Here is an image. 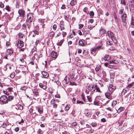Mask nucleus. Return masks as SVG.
I'll return each instance as SVG.
<instances>
[{
	"instance_id": "4c0bfd02",
	"label": "nucleus",
	"mask_w": 134,
	"mask_h": 134,
	"mask_svg": "<svg viewBox=\"0 0 134 134\" xmlns=\"http://www.w3.org/2000/svg\"><path fill=\"white\" fill-rule=\"evenodd\" d=\"M120 3L124 5H126V2H125V0H121Z\"/></svg>"
},
{
	"instance_id": "9d476101",
	"label": "nucleus",
	"mask_w": 134,
	"mask_h": 134,
	"mask_svg": "<svg viewBox=\"0 0 134 134\" xmlns=\"http://www.w3.org/2000/svg\"><path fill=\"white\" fill-rule=\"evenodd\" d=\"M42 74L43 78H47L49 76L48 73L45 71H42Z\"/></svg>"
},
{
	"instance_id": "7c9ffc66",
	"label": "nucleus",
	"mask_w": 134,
	"mask_h": 134,
	"mask_svg": "<svg viewBox=\"0 0 134 134\" xmlns=\"http://www.w3.org/2000/svg\"><path fill=\"white\" fill-rule=\"evenodd\" d=\"M124 11V9H121L119 10V14L121 15L123 13V12Z\"/></svg>"
},
{
	"instance_id": "f3484780",
	"label": "nucleus",
	"mask_w": 134,
	"mask_h": 134,
	"mask_svg": "<svg viewBox=\"0 0 134 134\" xmlns=\"http://www.w3.org/2000/svg\"><path fill=\"white\" fill-rule=\"evenodd\" d=\"M44 25V24H39L38 25V28L40 29H42V30H43V28Z\"/></svg>"
},
{
	"instance_id": "c9c22d12",
	"label": "nucleus",
	"mask_w": 134,
	"mask_h": 134,
	"mask_svg": "<svg viewBox=\"0 0 134 134\" xmlns=\"http://www.w3.org/2000/svg\"><path fill=\"white\" fill-rule=\"evenodd\" d=\"M34 95L36 96H37L39 95L38 92L35 91H33Z\"/></svg>"
},
{
	"instance_id": "423d86ee",
	"label": "nucleus",
	"mask_w": 134,
	"mask_h": 134,
	"mask_svg": "<svg viewBox=\"0 0 134 134\" xmlns=\"http://www.w3.org/2000/svg\"><path fill=\"white\" fill-rule=\"evenodd\" d=\"M93 131V130L92 129L91 127L88 126V127L86 129L85 132L87 133H92Z\"/></svg>"
},
{
	"instance_id": "e433bc0d",
	"label": "nucleus",
	"mask_w": 134,
	"mask_h": 134,
	"mask_svg": "<svg viewBox=\"0 0 134 134\" xmlns=\"http://www.w3.org/2000/svg\"><path fill=\"white\" fill-rule=\"evenodd\" d=\"M18 108L19 109H20V110H22L23 109V106L20 104L18 105Z\"/></svg>"
},
{
	"instance_id": "2eb2a0df",
	"label": "nucleus",
	"mask_w": 134,
	"mask_h": 134,
	"mask_svg": "<svg viewBox=\"0 0 134 134\" xmlns=\"http://www.w3.org/2000/svg\"><path fill=\"white\" fill-rule=\"evenodd\" d=\"M111 58V57L110 56L107 55L105 56L104 58V59L106 61L109 60Z\"/></svg>"
},
{
	"instance_id": "a211bd4d",
	"label": "nucleus",
	"mask_w": 134,
	"mask_h": 134,
	"mask_svg": "<svg viewBox=\"0 0 134 134\" xmlns=\"http://www.w3.org/2000/svg\"><path fill=\"white\" fill-rule=\"evenodd\" d=\"M36 109L40 114H41L42 113L43 111V109L42 108L38 107Z\"/></svg>"
},
{
	"instance_id": "6ab92c4d",
	"label": "nucleus",
	"mask_w": 134,
	"mask_h": 134,
	"mask_svg": "<svg viewBox=\"0 0 134 134\" xmlns=\"http://www.w3.org/2000/svg\"><path fill=\"white\" fill-rule=\"evenodd\" d=\"M79 46H83L84 45V43L82 40H80L79 41Z\"/></svg>"
},
{
	"instance_id": "5fc2aeb1",
	"label": "nucleus",
	"mask_w": 134,
	"mask_h": 134,
	"mask_svg": "<svg viewBox=\"0 0 134 134\" xmlns=\"http://www.w3.org/2000/svg\"><path fill=\"white\" fill-rule=\"evenodd\" d=\"M76 125L77 124L75 122H73L72 124V126L73 127H75Z\"/></svg>"
},
{
	"instance_id": "f257e3e1",
	"label": "nucleus",
	"mask_w": 134,
	"mask_h": 134,
	"mask_svg": "<svg viewBox=\"0 0 134 134\" xmlns=\"http://www.w3.org/2000/svg\"><path fill=\"white\" fill-rule=\"evenodd\" d=\"M0 101L3 103H6L8 102V98L5 95L2 96L0 97Z\"/></svg>"
},
{
	"instance_id": "58836bf2",
	"label": "nucleus",
	"mask_w": 134,
	"mask_h": 134,
	"mask_svg": "<svg viewBox=\"0 0 134 134\" xmlns=\"http://www.w3.org/2000/svg\"><path fill=\"white\" fill-rule=\"evenodd\" d=\"M9 54L10 55L13 53V51L12 50L9 49L8 50Z\"/></svg>"
},
{
	"instance_id": "69168bd1",
	"label": "nucleus",
	"mask_w": 134,
	"mask_h": 134,
	"mask_svg": "<svg viewBox=\"0 0 134 134\" xmlns=\"http://www.w3.org/2000/svg\"><path fill=\"white\" fill-rule=\"evenodd\" d=\"M93 19H91L89 20V22L92 23L93 22Z\"/></svg>"
},
{
	"instance_id": "a878e982",
	"label": "nucleus",
	"mask_w": 134,
	"mask_h": 134,
	"mask_svg": "<svg viewBox=\"0 0 134 134\" xmlns=\"http://www.w3.org/2000/svg\"><path fill=\"white\" fill-rule=\"evenodd\" d=\"M133 84H134V82H133L132 83L129 84V85H128L127 86L126 88L127 89H129L133 85Z\"/></svg>"
},
{
	"instance_id": "f03ea898",
	"label": "nucleus",
	"mask_w": 134,
	"mask_h": 134,
	"mask_svg": "<svg viewBox=\"0 0 134 134\" xmlns=\"http://www.w3.org/2000/svg\"><path fill=\"white\" fill-rule=\"evenodd\" d=\"M96 87V85H93L89 86H88V91L92 92H94L95 91V87Z\"/></svg>"
},
{
	"instance_id": "4be33fe9",
	"label": "nucleus",
	"mask_w": 134,
	"mask_h": 134,
	"mask_svg": "<svg viewBox=\"0 0 134 134\" xmlns=\"http://www.w3.org/2000/svg\"><path fill=\"white\" fill-rule=\"evenodd\" d=\"M105 31L102 28H101L99 30V32L100 34H105Z\"/></svg>"
},
{
	"instance_id": "4468645a",
	"label": "nucleus",
	"mask_w": 134,
	"mask_h": 134,
	"mask_svg": "<svg viewBox=\"0 0 134 134\" xmlns=\"http://www.w3.org/2000/svg\"><path fill=\"white\" fill-rule=\"evenodd\" d=\"M39 86L41 88H42L44 90H46L47 88L46 86L41 83H40L39 84Z\"/></svg>"
},
{
	"instance_id": "0eeeda50",
	"label": "nucleus",
	"mask_w": 134,
	"mask_h": 134,
	"mask_svg": "<svg viewBox=\"0 0 134 134\" xmlns=\"http://www.w3.org/2000/svg\"><path fill=\"white\" fill-rule=\"evenodd\" d=\"M51 57L53 58H56L57 57V53L54 51H53L50 54Z\"/></svg>"
},
{
	"instance_id": "ea45409f",
	"label": "nucleus",
	"mask_w": 134,
	"mask_h": 134,
	"mask_svg": "<svg viewBox=\"0 0 134 134\" xmlns=\"http://www.w3.org/2000/svg\"><path fill=\"white\" fill-rule=\"evenodd\" d=\"M116 104L117 102L116 101H114L111 103V105L112 106H113L114 105H115Z\"/></svg>"
},
{
	"instance_id": "680f3d73",
	"label": "nucleus",
	"mask_w": 134,
	"mask_h": 134,
	"mask_svg": "<svg viewBox=\"0 0 134 134\" xmlns=\"http://www.w3.org/2000/svg\"><path fill=\"white\" fill-rule=\"evenodd\" d=\"M73 37V35L72 34H71V35L69 36L68 37L69 38H72Z\"/></svg>"
},
{
	"instance_id": "c03bdc74",
	"label": "nucleus",
	"mask_w": 134,
	"mask_h": 134,
	"mask_svg": "<svg viewBox=\"0 0 134 134\" xmlns=\"http://www.w3.org/2000/svg\"><path fill=\"white\" fill-rule=\"evenodd\" d=\"M4 5L2 2H0V7L2 8H4Z\"/></svg>"
},
{
	"instance_id": "8fccbe9b",
	"label": "nucleus",
	"mask_w": 134,
	"mask_h": 134,
	"mask_svg": "<svg viewBox=\"0 0 134 134\" xmlns=\"http://www.w3.org/2000/svg\"><path fill=\"white\" fill-rule=\"evenodd\" d=\"M89 33H90V32L88 29H86L85 31V34H89Z\"/></svg>"
},
{
	"instance_id": "338daca9",
	"label": "nucleus",
	"mask_w": 134,
	"mask_h": 134,
	"mask_svg": "<svg viewBox=\"0 0 134 134\" xmlns=\"http://www.w3.org/2000/svg\"><path fill=\"white\" fill-rule=\"evenodd\" d=\"M101 121L103 122H105L106 121V120L104 118H103L101 119Z\"/></svg>"
},
{
	"instance_id": "f704fd0d",
	"label": "nucleus",
	"mask_w": 134,
	"mask_h": 134,
	"mask_svg": "<svg viewBox=\"0 0 134 134\" xmlns=\"http://www.w3.org/2000/svg\"><path fill=\"white\" fill-rule=\"evenodd\" d=\"M124 109V108L123 107H120L118 111L119 112H118L119 113L123 111Z\"/></svg>"
},
{
	"instance_id": "3c124183",
	"label": "nucleus",
	"mask_w": 134,
	"mask_h": 134,
	"mask_svg": "<svg viewBox=\"0 0 134 134\" xmlns=\"http://www.w3.org/2000/svg\"><path fill=\"white\" fill-rule=\"evenodd\" d=\"M76 102H77V104H79L80 103H81L82 104H84V102H83L81 101H80L77 100Z\"/></svg>"
},
{
	"instance_id": "bb28decb",
	"label": "nucleus",
	"mask_w": 134,
	"mask_h": 134,
	"mask_svg": "<svg viewBox=\"0 0 134 134\" xmlns=\"http://www.w3.org/2000/svg\"><path fill=\"white\" fill-rule=\"evenodd\" d=\"M13 98L14 97L12 96H9L8 98V100H9V101L11 100H13Z\"/></svg>"
},
{
	"instance_id": "774afa93",
	"label": "nucleus",
	"mask_w": 134,
	"mask_h": 134,
	"mask_svg": "<svg viewBox=\"0 0 134 134\" xmlns=\"http://www.w3.org/2000/svg\"><path fill=\"white\" fill-rule=\"evenodd\" d=\"M88 29H89L90 30H91V29H92L93 28V26H88Z\"/></svg>"
},
{
	"instance_id": "473e14b6",
	"label": "nucleus",
	"mask_w": 134,
	"mask_h": 134,
	"mask_svg": "<svg viewBox=\"0 0 134 134\" xmlns=\"http://www.w3.org/2000/svg\"><path fill=\"white\" fill-rule=\"evenodd\" d=\"M27 88V87H26L25 86H24L21 87L20 89L21 90L25 91L26 90Z\"/></svg>"
},
{
	"instance_id": "dca6fc26",
	"label": "nucleus",
	"mask_w": 134,
	"mask_h": 134,
	"mask_svg": "<svg viewBox=\"0 0 134 134\" xmlns=\"http://www.w3.org/2000/svg\"><path fill=\"white\" fill-rule=\"evenodd\" d=\"M133 0H130V7H131L132 8H134V3H133Z\"/></svg>"
},
{
	"instance_id": "412c9836",
	"label": "nucleus",
	"mask_w": 134,
	"mask_h": 134,
	"mask_svg": "<svg viewBox=\"0 0 134 134\" xmlns=\"http://www.w3.org/2000/svg\"><path fill=\"white\" fill-rule=\"evenodd\" d=\"M109 64L113 63V64H117L118 63V62L116 60H111L109 61Z\"/></svg>"
},
{
	"instance_id": "09e8293b",
	"label": "nucleus",
	"mask_w": 134,
	"mask_h": 134,
	"mask_svg": "<svg viewBox=\"0 0 134 134\" xmlns=\"http://www.w3.org/2000/svg\"><path fill=\"white\" fill-rule=\"evenodd\" d=\"M87 98L88 100L90 102H91L92 101L91 99V97L89 96H87Z\"/></svg>"
},
{
	"instance_id": "1a4fd4ad",
	"label": "nucleus",
	"mask_w": 134,
	"mask_h": 134,
	"mask_svg": "<svg viewBox=\"0 0 134 134\" xmlns=\"http://www.w3.org/2000/svg\"><path fill=\"white\" fill-rule=\"evenodd\" d=\"M122 21L127 20V15L126 13L123 14L121 16Z\"/></svg>"
},
{
	"instance_id": "72a5a7b5",
	"label": "nucleus",
	"mask_w": 134,
	"mask_h": 134,
	"mask_svg": "<svg viewBox=\"0 0 134 134\" xmlns=\"http://www.w3.org/2000/svg\"><path fill=\"white\" fill-rule=\"evenodd\" d=\"M5 9H6L8 12H9L10 11V7L8 5L6 6L5 8Z\"/></svg>"
},
{
	"instance_id": "b1692460",
	"label": "nucleus",
	"mask_w": 134,
	"mask_h": 134,
	"mask_svg": "<svg viewBox=\"0 0 134 134\" xmlns=\"http://www.w3.org/2000/svg\"><path fill=\"white\" fill-rule=\"evenodd\" d=\"M76 3V2L74 0H72L70 2V4L71 5L73 6Z\"/></svg>"
},
{
	"instance_id": "9b49d317",
	"label": "nucleus",
	"mask_w": 134,
	"mask_h": 134,
	"mask_svg": "<svg viewBox=\"0 0 134 134\" xmlns=\"http://www.w3.org/2000/svg\"><path fill=\"white\" fill-rule=\"evenodd\" d=\"M108 36H111V38L113 41H114L115 43H117V41L115 39V37L114 36V34H108Z\"/></svg>"
},
{
	"instance_id": "2f4dec72",
	"label": "nucleus",
	"mask_w": 134,
	"mask_h": 134,
	"mask_svg": "<svg viewBox=\"0 0 134 134\" xmlns=\"http://www.w3.org/2000/svg\"><path fill=\"white\" fill-rule=\"evenodd\" d=\"M99 104V102L98 101H95L94 102V104L96 105H98Z\"/></svg>"
},
{
	"instance_id": "39448f33",
	"label": "nucleus",
	"mask_w": 134,
	"mask_h": 134,
	"mask_svg": "<svg viewBox=\"0 0 134 134\" xmlns=\"http://www.w3.org/2000/svg\"><path fill=\"white\" fill-rule=\"evenodd\" d=\"M18 13L20 16L21 17H24L25 14V12L24 10L21 9L18 11Z\"/></svg>"
},
{
	"instance_id": "bf43d9fd",
	"label": "nucleus",
	"mask_w": 134,
	"mask_h": 134,
	"mask_svg": "<svg viewBox=\"0 0 134 134\" xmlns=\"http://www.w3.org/2000/svg\"><path fill=\"white\" fill-rule=\"evenodd\" d=\"M42 130L40 129H39L37 131V133L38 134H41Z\"/></svg>"
},
{
	"instance_id": "0e129e2a",
	"label": "nucleus",
	"mask_w": 134,
	"mask_h": 134,
	"mask_svg": "<svg viewBox=\"0 0 134 134\" xmlns=\"http://www.w3.org/2000/svg\"><path fill=\"white\" fill-rule=\"evenodd\" d=\"M126 92V90H123L122 92V94H124Z\"/></svg>"
},
{
	"instance_id": "13d9d810",
	"label": "nucleus",
	"mask_w": 134,
	"mask_h": 134,
	"mask_svg": "<svg viewBox=\"0 0 134 134\" xmlns=\"http://www.w3.org/2000/svg\"><path fill=\"white\" fill-rule=\"evenodd\" d=\"M107 43L108 45H111L112 43V42H110L109 41H108L107 42Z\"/></svg>"
},
{
	"instance_id": "c756f323",
	"label": "nucleus",
	"mask_w": 134,
	"mask_h": 134,
	"mask_svg": "<svg viewBox=\"0 0 134 134\" xmlns=\"http://www.w3.org/2000/svg\"><path fill=\"white\" fill-rule=\"evenodd\" d=\"M122 22L123 25H124L125 27H126L127 25V20L122 21Z\"/></svg>"
},
{
	"instance_id": "603ef678",
	"label": "nucleus",
	"mask_w": 134,
	"mask_h": 134,
	"mask_svg": "<svg viewBox=\"0 0 134 134\" xmlns=\"http://www.w3.org/2000/svg\"><path fill=\"white\" fill-rule=\"evenodd\" d=\"M57 25H56L54 24L53 26V28L54 30H55L57 29Z\"/></svg>"
},
{
	"instance_id": "6e6552de",
	"label": "nucleus",
	"mask_w": 134,
	"mask_h": 134,
	"mask_svg": "<svg viewBox=\"0 0 134 134\" xmlns=\"http://www.w3.org/2000/svg\"><path fill=\"white\" fill-rule=\"evenodd\" d=\"M24 45L23 42L21 40H19L17 44L19 48H22Z\"/></svg>"
},
{
	"instance_id": "f8f14e48",
	"label": "nucleus",
	"mask_w": 134,
	"mask_h": 134,
	"mask_svg": "<svg viewBox=\"0 0 134 134\" xmlns=\"http://www.w3.org/2000/svg\"><path fill=\"white\" fill-rule=\"evenodd\" d=\"M102 47L100 46H98L95 47L94 48L92 49V51L91 52L93 53L92 52H95L96 51V50L100 48V49H102V48H101Z\"/></svg>"
},
{
	"instance_id": "de8ad7c7",
	"label": "nucleus",
	"mask_w": 134,
	"mask_h": 134,
	"mask_svg": "<svg viewBox=\"0 0 134 134\" xmlns=\"http://www.w3.org/2000/svg\"><path fill=\"white\" fill-rule=\"evenodd\" d=\"M79 29H81L83 27V24H79Z\"/></svg>"
},
{
	"instance_id": "20e7f679",
	"label": "nucleus",
	"mask_w": 134,
	"mask_h": 134,
	"mask_svg": "<svg viewBox=\"0 0 134 134\" xmlns=\"http://www.w3.org/2000/svg\"><path fill=\"white\" fill-rule=\"evenodd\" d=\"M33 16L31 14H27V22L28 23H30L32 22Z\"/></svg>"
},
{
	"instance_id": "5701e85b",
	"label": "nucleus",
	"mask_w": 134,
	"mask_h": 134,
	"mask_svg": "<svg viewBox=\"0 0 134 134\" xmlns=\"http://www.w3.org/2000/svg\"><path fill=\"white\" fill-rule=\"evenodd\" d=\"M63 39L61 40L60 41L57 43V45L58 46H61L63 42Z\"/></svg>"
},
{
	"instance_id": "6e6d98bb",
	"label": "nucleus",
	"mask_w": 134,
	"mask_h": 134,
	"mask_svg": "<svg viewBox=\"0 0 134 134\" xmlns=\"http://www.w3.org/2000/svg\"><path fill=\"white\" fill-rule=\"evenodd\" d=\"M70 85H76V84L74 82H70Z\"/></svg>"
},
{
	"instance_id": "052dcab7",
	"label": "nucleus",
	"mask_w": 134,
	"mask_h": 134,
	"mask_svg": "<svg viewBox=\"0 0 134 134\" xmlns=\"http://www.w3.org/2000/svg\"><path fill=\"white\" fill-rule=\"evenodd\" d=\"M33 32H34L35 34H36L37 33L38 34H39V33H41L40 31H39V30H38V31L35 30L34 31H33Z\"/></svg>"
},
{
	"instance_id": "ddd939ff",
	"label": "nucleus",
	"mask_w": 134,
	"mask_h": 134,
	"mask_svg": "<svg viewBox=\"0 0 134 134\" xmlns=\"http://www.w3.org/2000/svg\"><path fill=\"white\" fill-rule=\"evenodd\" d=\"M111 93H106L105 94L106 97L108 99H111Z\"/></svg>"
},
{
	"instance_id": "cd10ccee",
	"label": "nucleus",
	"mask_w": 134,
	"mask_h": 134,
	"mask_svg": "<svg viewBox=\"0 0 134 134\" xmlns=\"http://www.w3.org/2000/svg\"><path fill=\"white\" fill-rule=\"evenodd\" d=\"M44 20L43 19H39V24H44Z\"/></svg>"
},
{
	"instance_id": "a18cd8bd",
	"label": "nucleus",
	"mask_w": 134,
	"mask_h": 134,
	"mask_svg": "<svg viewBox=\"0 0 134 134\" xmlns=\"http://www.w3.org/2000/svg\"><path fill=\"white\" fill-rule=\"evenodd\" d=\"M70 107L68 105L66 106L65 107V110L66 111L68 110L69 109Z\"/></svg>"
},
{
	"instance_id": "49530a36",
	"label": "nucleus",
	"mask_w": 134,
	"mask_h": 134,
	"mask_svg": "<svg viewBox=\"0 0 134 134\" xmlns=\"http://www.w3.org/2000/svg\"><path fill=\"white\" fill-rule=\"evenodd\" d=\"M55 102V100L54 99H52L51 101V103L52 104H54Z\"/></svg>"
},
{
	"instance_id": "393cba45",
	"label": "nucleus",
	"mask_w": 134,
	"mask_h": 134,
	"mask_svg": "<svg viewBox=\"0 0 134 134\" xmlns=\"http://www.w3.org/2000/svg\"><path fill=\"white\" fill-rule=\"evenodd\" d=\"M90 15L91 18H92L94 15V12L92 11H90Z\"/></svg>"
},
{
	"instance_id": "37998d69",
	"label": "nucleus",
	"mask_w": 134,
	"mask_h": 134,
	"mask_svg": "<svg viewBox=\"0 0 134 134\" xmlns=\"http://www.w3.org/2000/svg\"><path fill=\"white\" fill-rule=\"evenodd\" d=\"M95 90H96V92H100V90L99 89L98 87H97V86L96 85V87H95Z\"/></svg>"
},
{
	"instance_id": "864d4df0",
	"label": "nucleus",
	"mask_w": 134,
	"mask_h": 134,
	"mask_svg": "<svg viewBox=\"0 0 134 134\" xmlns=\"http://www.w3.org/2000/svg\"><path fill=\"white\" fill-rule=\"evenodd\" d=\"M87 9H87V8L86 7H85V8L83 9V10L84 12H85L86 13H87Z\"/></svg>"
},
{
	"instance_id": "79ce46f5",
	"label": "nucleus",
	"mask_w": 134,
	"mask_h": 134,
	"mask_svg": "<svg viewBox=\"0 0 134 134\" xmlns=\"http://www.w3.org/2000/svg\"><path fill=\"white\" fill-rule=\"evenodd\" d=\"M15 73H12L10 75V77L12 78H13L15 76Z\"/></svg>"
},
{
	"instance_id": "aec40b11",
	"label": "nucleus",
	"mask_w": 134,
	"mask_h": 134,
	"mask_svg": "<svg viewBox=\"0 0 134 134\" xmlns=\"http://www.w3.org/2000/svg\"><path fill=\"white\" fill-rule=\"evenodd\" d=\"M113 15L114 16V19H115V21L116 22V21L118 23V18L117 17V16H116V13L115 12H114L113 13Z\"/></svg>"
},
{
	"instance_id": "e2e57ef3",
	"label": "nucleus",
	"mask_w": 134,
	"mask_h": 134,
	"mask_svg": "<svg viewBox=\"0 0 134 134\" xmlns=\"http://www.w3.org/2000/svg\"><path fill=\"white\" fill-rule=\"evenodd\" d=\"M19 36L20 38H22L24 36L23 34H19Z\"/></svg>"
},
{
	"instance_id": "4d7b16f0",
	"label": "nucleus",
	"mask_w": 134,
	"mask_h": 134,
	"mask_svg": "<svg viewBox=\"0 0 134 134\" xmlns=\"http://www.w3.org/2000/svg\"><path fill=\"white\" fill-rule=\"evenodd\" d=\"M60 30L61 31L64 29V27L62 25H60Z\"/></svg>"
},
{
	"instance_id": "7ed1b4c3",
	"label": "nucleus",
	"mask_w": 134,
	"mask_h": 134,
	"mask_svg": "<svg viewBox=\"0 0 134 134\" xmlns=\"http://www.w3.org/2000/svg\"><path fill=\"white\" fill-rule=\"evenodd\" d=\"M109 90L111 93H112L115 89V87L112 84L108 86Z\"/></svg>"
},
{
	"instance_id": "a19ab883",
	"label": "nucleus",
	"mask_w": 134,
	"mask_h": 134,
	"mask_svg": "<svg viewBox=\"0 0 134 134\" xmlns=\"http://www.w3.org/2000/svg\"><path fill=\"white\" fill-rule=\"evenodd\" d=\"M131 24L132 25L134 26V19H133L132 17L131 18Z\"/></svg>"
},
{
	"instance_id": "c85d7f7f",
	"label": "nucleus",
	"mask_w": 134,
	"mask_h": 134,
	"mask_svg": "<svg viewBox=\"0 0 134 134\" xmlns=\"http://www.w3.org/2000/svg\"><path fill=\"white\" fill-rule=\"evenodd\" d=\"M100 66H97L95 68V70L96 71H98L100 69Z\"/></svg>"
}]
</instances>
